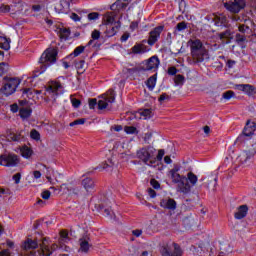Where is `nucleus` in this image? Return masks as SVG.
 Listing matches in <instances>:
<instances>
[{
	"label": "nucleus",
	"instance_id": "1",
	"mask_svg": "<svg viewBox=\"0 0 256 256\" xmlns=\"http://www.w3.org/2000/svg\"><path fill=\"white\" fill-rule=\"evenodd\" d=\"M57 55H59V50L57 48L46 49L39 58L38 63L40 65V70L35 71V73L38 74H34V77H39L44 71H47L48 67L55 65V63H57Z\"/></svg>",
	"mask_w": 256,
	"mask_h": 256
},
{
	"label": "nucleus",
	"instance_id": "2",
	"mask_svg": "<svg viewBox=\"0 0 256 256\" xmlns=\"http://www.w3.org/2000/svg\"><path fill=\"white\" fill-rule=\"evenodd\" d=\"M191 55L194 63H203L205 61V52H203V42L196 39L192 40L190 44Z\"/></svg>",
	"mask_w": 256,
	"mask_h": 256
},
{
	"label": "nucleus",
	"instance_id": "3",
	"mask_svg": "<svg viewBox=\"0 0 256 256\" xmlns=\"http://www.w3.org/2000/svg\"><path fill=\"white\" fill-rule=\"evenodd\" d=\"M3 79L5 82L0 91L1 93H3V95H5V97H9L13 95L15 91H17V88L19 87L21 82L17 78H9L7 76H5Z\"/></svg>",
	"mask_w": 256,
	"mask_h": 256
},
{
	"label": "nucleus",
	"instance_id": "4",
	"mask_svg": "<svg viewBox=\"0 0 256 256\" xmlns=\"http://www.w3.org/2000/svg\"><path fill=\"white\" fill-rule=\"evenodd\" d=\"M159 65H161V60H159V56L154 55L142 61L140 64V69H142V72L150 71L151 73H157Z\"/></svg>",
	"mask_w": 256,
	"mask_h": 256
},
{
	"label": "nucleus",
	"instance_id": "5",
	"mask_svg": "<svg viewBox=\"0 0 256 256\" xmlns=\"http://www.w3.org/2000/svg\"><path fill=\"white\" fill-rule=\"evenodd\" d=\"M21 163L17 154H3L0 156L2 167H17Z\"/></svg>",
	"mask_w": 256,
	"mask_h": 256
},
{
	"label": "nucleus",
	"instance_id": "6",
	"mask_svg": "<svg viewBox=\"0 0 256 256\" xmlns=\"http://www.w3.org/2000/svg\"><path fill=\"white\" fill-rule=\"evenodd\" d=\"M171 179L172 183L180 187L182 193H189L191 191V186L187 183V176L176 173L174 176H171Z\"/></svg>",
	"mask_w": 256,
	"mask_h": 256
},
{
	"label": "nucleus",
	"instance_id": "7",
	"mask_svg": "<svg viewBox=\"0 0 256 256\" xmlns=\"http://www.w3.org/2000/svg\"><path fill=\"white\" fill-rule=\"evenodd\" d=\"M245 0H234L233 2L224 3L225 9L230 11V13H239L241 9H245Z\"/></svg>",
	"mask_w": 256,
	"mask_h": 256
},
{
	"label": "nucleus",
	"instance_id": "8",
	"mask_svg": "<svg viewBox=\"0 0 256 256\" xmlns=\"http://www.w3.org/2000/svg\"><path fill=\"white\" fill-rule=\"evenodd\" d=\"M153 153H155V148L147 146L137 151V157L141 159L143 163H149V159L153 157Z\"/></svg>",
	"mask_w": 256,
	"mask_h": 256
},
{
	"label": "nucleus",
	"instance_id": "9",
	"mask_svg": "<svg viewBox=\"0 0 256 256\" xmlns=\"http://www.w3.org/2000/svg\"><path fill=\"white\" fill-rule=\"evenodd\" d=\"M163 29H165V26H157L152 31H150L149 38L147 40V43L150 45V47H153V45L159 41L161 33H163Z\"/></svg>",
	"mask_w": 256,
	"mask_h": 256
},
{
	"label": "nucleus",
	"instance_id": "10",
	"mask_svg": "<svg viewBox=\"0 0 256 256\" xmlns=\"http://www.w3.org/2000/svg\"><path fill=\"white\" fill-rule=\"evenodd\" d=\"M172 246L174 247V251H171V247H169V245L162 248V256H183V250L179 244L174 242L172 243Z\"/></svg>",
	"mask_w": 256,
	"mask_h": 256
},
{
	"label": "nucleus",
	"instance_id": "11",
	"mask_svg": "<svg viewBox=\"0 0 256 256\" xmlns=\"http://www.w3.org/2000/svg\"><path fill=\"white\" fill-rule=\"evenodd\" d=\"M46 93L49 95H61L63 93V85L58 81H51L50 84L46 87Z\"/></svg>",
	"mask_w": 256,
	"mask_h": 256
},
{
	"label": "nucleus",
	"instance_id": "12",
	"mask_svg": "<svg viewBox=\"0 0 256 256\" xmlns=\"http://www.w3.org/2000/svg\"><path fill=\"white\" fill-rule=\"evenodd\" d=\"M160 207L167 209L168 211H175L177 209V201L173 198L162 199L160 201Z\"/></svg>",
	"mask_w": 256,
	"mask_h": 256
},
{
	"label": "nucleus",
	"instance_id": "13",
	"mask_svg": "<svg viewBox=\"0 0 256 256\" xmlns=\"http://www.w3.org/2000/svg\"><path fill=\"white\" fill-rule=\"evenodd\" d=\"M236 88L238 89V91H243V93H245V95H248L249 97H253V95H255L256 93L255 86L251 84H238Z\"/></svg>",
	"mask_w": 256,
	"mask_h": 256
},
{
	"label": "nucleus",
	"instance_id": "14",
	"mask_svg": "<svg viewBox=\"0 0 256 256\" xmlns=\"http://www.w3.org/2000/svg\"><path fill=\"white\" fill-rule=\"evenodd\" d=\"M89 241H91V239L89 238L88 234H84L79 239L81 253H89V249L91 248Z\"/></svg>",
	"mask_w": 256,
	"mask_h": 256
},
{
	"label": "nucleus",
	"instance_id": "15",
	"mask_svg": "<svg viewBox=\"0 0 256 256\" xmlns=\"http://www.w3.org/2000/svg\"><path fill=\"white\" fill-rule=\"evenodd\" d=\"M256 124L255 122L247 121L242 133L246 135V137H253L255 135Z\"/></svg>",
	"mask_w": 256,
	"mask_h": 256
},
{
	"label": "nucleus",
	"instance_id": "16",
	"mask_svg": "<svg viewBox=\"0 0 256 256\" xmlns=\"http://www.w3.org/2000/svg\"><path fill=\"white\" fill-rule=\"evenodd\" d=\"M114 166H115V163H113V160L111 158H108L107 161H105L102 164H100L99 166H97L95 168V170L98 169L99 171L111 172V171H113Z\"/></svg>",
	"mask_w": 256,
	"mask_h": 256
},
{
	"label": "nucleus",
	"instance_id": "17",
	"mask_svg": "<svg viewBox=\"0 0 256 256\" xmlns=\"http://www.w3.org/2000/svg\"><path fill=\"white\" fill-rule=\"evenodd\" d=\"M56 33L61 39V41H68L69 37H71V29L69 28H57Z\"/></svg>",
	"mask_w": 256,
	"mask_h": 256
},
{
	"label": "nucleus",
	"instance_id": "18",
	"mask_svg": "<svg viewBox=\"0 0 256 256\" xmlns=\"http://www.w3.org/2000/svg\"><path fill=\"white\" fill-rule=\"evenodd\" d=\"M127 0H117L110 6L111 11H123V9H127L129 2H124Z\"/></svg>",
	"mask_w": 256,
	"mask_h": 256
},
{
	"label": "nucleus",
	"instance_id": "19",
	"mask_svg": "<svg viewBox=\"0 0 256 256\" xmlns=\"http://www.w3.org/2000/svg\"><path fill=\"white\" fill-rule=\"evenodd\" d=\"M249 212V207L247 205H241L237 212L234 214L235 219H245L247 213Z\"/></svg>",
	"mask_w": 256,
	"mask_h": 256
},
{
	"label": "nucleus",
	"instance_id": "20",
	"mask_svg": "<svg viewBox=\"0 0 256 256\" xmlns=\"http://www.w3.org/2000/svg\"><path fill=\"white\" fill-rule=\"evenodd\" d=\"M82 186L84 187L87 193H91L93 189H95V181L93 179L87 177L82 180Z\"/></svg>",
	"mask_w": 256,
	"mask_h": 256
},
{
	"label": "nucleus",
	"instance_id": "21",
	"mask_svg": "<svg viewBox=\"0 0 256 256\" xmlns=\"http://www.w3.org/2000/svg\"><path fill=\"white\" fill-rule=\"evenodd\" d=\"M216 27H227V17L225 15L214 16L212 18Z\"/></svg>",
	"mask_w": 256,
	"mask_h": 256
},
{
	"label": "nucleus",
	"instance_id": "22",
	"mask_svg": "<svg viewBox=\"0 0 256 256\" xmlns=\"http://www.w3.org/2000/svg\"><path fill=\"white\" fill-rule=\"evenodd\" d=\"M37 247H39V242L30 238H28L23 244V249L25 251H31V249H37Z\"/></svg>",
	"mask_w": 256,
	"mask_h": 256
},
{
	"label": "nucleus",
	"instance_id": "23",
	"mask_svg": "<svg viewBox=\"0 0 256 256\" xmlns=\"http://www.w3.org/2000/svg\"><path fill=\"white\" fill-rule=\"evenodd\" d=\"M131 51L134 55H141L147 53V46H145V44L137 43L131 48Z\"/></svg>",
	"mask_w": 256,
	"mask_h": 256
},
{
	"label": "nucleus",
	"instance_id": "24",
	"mask_svg": "<svg viewBox=\"0 0 256 256\" xmlns=\"http://www.w3.org/2000/svg\"><path fill=\"white\" fill-rule=\"evenodd\" d=\"M256 150H248V151H243L241 155L239 156L240 161L242 163H247L249 159H252V157H255Z\"/></svg>",
	"mask_w": 256,
	"mask_h": 256
},
{
	"label": "nucleus",
	"instance_id": "25",
	"mask_svg": "<svg viewBox=\"0 0 256 256\" xmlns=\"http://www.w3.org/2000/svg\"><path fill=\"white\" fill-rule=\"evenodd\" d=\"M85 49H87V46H83V45L77 46L74 49V51L66 57V59H75V57H79L81 53L85 52Z\"/></svg>",
	"mask_w": 256,
	"mask_h": 256
},
{
	"label": "nucleus",
	"instance_id": "26",
	"mask_svg": "<svg viewBox=\"0 0 256 256\" xmlns=\"http://www.w3.org/2000/svg\"><path fill=\"white\" fill-rule=\"evenodd\" d=\"M145 83L149 91H153V89H155V85H157V73L150 76Z\"/></svg>",
	"mask_w": 256,
	"mask_h": 256
},
{
	"label": "nucleus",
	"instance_id": "27",
	"mask_svg": "<svg viewBox=\"0 0 256 256\" xmlns=\"http://www.w3.org/2000/svg\"><path fill=\"white\" fill-rule=\"evenodd\" d=\"M20 153L24 159H31L33 156V149H31L29 146H23L20 149Z\"/></svg>",
	"mask_w": 256,
	"mask_h": 256
},
{
	"label": "nucleus",
	"instance_id": "28",
	"mask_svg": "<svg viewBox=\"0 0 256 256\" xmlns=\"http://www.w3.org/2000/svg\"><path fill=\"white\" fill-rule=\"evenodd\" d=\"M0 49H3L4 51H9V49H11V40L7 37H1Z\"/></svg>",
	"mask_w": 256,
	"mask_h": 256
},
{
	"label": "nucleus",
	"instance_id": "29",
	"mask_svg": "<svg viewBox=\"0 0 256 256\" xmlns=\"http://www.w3.org/2000/svg\"><path fill=\"white\" fill-rule=\"evenodd\" d=\"M102 23L106 25V27L113 25V23H115V16L111 15V13H106Z\"/></svg>",
	"mask_w": 256,
	"mask_h": 256
},
{
	"label": "nucleus",
	"instance_id": "30",
	"mask_svg": "<svg viewBox=\"0 0 256 256\" xmlns=\"http://www.w3.org/2000/svg\"><path fill=\"white\" fill-rule=\"evenodd\" d=\"M53 254V251H51V248L49 246L43 244L41 245L40 250H38L39 256H51Z\"/></svg>",
	"mask_w": 256,
	"mask_h": 256
},
{
	"label": "nucleus",
	"instance_id": "31",
	"mask_svg": "<svg viewBox=\"0 0 256 256\" xmlns=\"http://www.w3.org/2000/svg\"><path fill=\"white\" fill-rule=\"evenodd\" d=\"M32 113H33V110L31 108H21L19 110V116L21 119H29Z\"/></svg>",
	"mask_w": 256,
	"mask_h": 256
},
{
	"label": "nucleus",
	"instance_id": "32",
	"mask_svg": "<svg viewBox=\"0 0 256 256\" xmlns=\"http://www.w3.org/2000/svg\"><path fill=\"white\" fill-rule=\"evenodd\" d=\"M186 181H189L191 186L195 187L197 185V181H199V178L197 177V175H195V173L188 172L187 177H186Z\"/></svg>",
	"mask_w": 256,
	"mask_h": 256
},
{
	"label": "nucleus",
	"instance_id": "33",
	"mask_svg": "<svg viewBox=\"0 0 256 256\" xmlns=\"http://www.w3.org/2000/svg\"><path fill=\"white\" fill-rule=\"evenodd\" d=\"M120 26H107L106 27V35L108 37H115V35H117V30L119 29Z\"/></svg>",
	"mask_w": 256,
	"mask_h": 256
},
{
	"label": "nucleus",
	"instance_id": "34",
	"mask_svg": "<svg viewBox=\"0 0 256 256\" xmlns=\"http://www.w3.org/2000/svg\"><path fill=\"white\" fill-rule=\"evenodd\" d=\"M7 73H9V64L5 62L0 63V77L7 75Z\"/></svg>",
	"mask_w": 256,
	"mask_h": 256
},
{
	"label": "nucleus",
	"instance_id": "35",
	"mask_svg": "<svg viewBox=\"0 0 256 256\" xmlns=\"http://www.w3.org/2000/svg\"><path fill=\"white\" fill-rule=\"evenodd\" d=\"M235 92L232 90H228L222 94V99H225V101H230V99H234Z\"/></svg>",
	"mask_w": 256,
	"mask_h": 256
},
{
	"label": "nucleus",
	"instance_id": "36",
	"mask_svg": "<svg viewBox=\"0 0 256 256\" xmlns=\"http://www.w3.org/2000/svg\"><path fill=\"white\" fill-rule=\"evenodd\" d=\"M60 239L61 243H69V232L66 230L60 231Z\"/></svg>",
	"mask_w": 256,
	"mask_h": 256
},
{
	"label": "nucleus",
	"instance_id": "37",
	"mask_svg": "<svg viewBox=\"0 0 256 256\" xmlns=\"http://www.w3.org/2000/svg\"><path fill=\"white\" fill-rule=\"evenodd\" d=\"M238 31L240 33H246L247 35H249V33H251V28L247 24H240L238 27Z\"/></svg>",
	"mask_w": 256,
	"mask_h": 256
},
{
	"label": "nucleus",
	"instance_id": "38",
	"mask_svg": "<svg viewBox=\"0 0 256 256\" xmlns=\"http://www.w3.org/2000/svg\"><path fill=\"white\" fill-rule=\"evenodd\" d=\"M152 113H153V110H152V109L146 108V109H143V110L140 112V115H141L142 117H145V119H151Z\"/></svg>",
	"mask_w": 256,
	"mask_h": 256
},
{
	"label": "nucleus",
	"instance_id": "39",
	"mask_svg": "<svg viewBox=\"0 0 256 256\" xmlns=\"http://www.w3.org/2000/svg\"><path fill=\"white\" fill-rule=\"evenodd\" d=\"M174 83H175V85H184L185 76H183L181 74L176 75V77L174 79Z\"/></svg>",
	"mask_w": 256,
	"mask_h": 256
},
{
	"label": "nucleus",
	"instance_id": "40",
	"mask_svg": "<svg viewBox=\"0 0 256 256\" xmlns=\"http://www.w3.org/2000/svg\"><path fill=\"white\" fill-rule=\"evenodd\" d=\"M249 137L245 135L243 132L236 138L235 144L240 145L241 143H245L247 141V138Z\"/></svg>",
	"mask_w": 256,
	"mask_h": 256
},
{
	"label": "nucleus",
	"instance_id": "41",
	"mask_svg": "<svg viewBox=\"0 0 256 256\" xmlns=\"http://www.w3.org/2000/svg\"><path fill=\"white\" fill-rule=\"evenodd\" d=\"M124 131L127 135H135L137 133V128L135 126H125Z\"/></svg>",
	"mask_w": 256,
	"mask_h": 256
},
{
	"label": "nucleus",
	"instance_id": "42",
	"mask_svg": "<svg viewBox=\"0 0 256 256\" xmlns=\"http://www.w3.org/2000/svg\"><path fill=\"white\" fill-rule=\"evenodd\" d=\"M99 212L104 213L106 217H111V208H105V206L99 205Z\"/></svg>",
	"mask_w": 256,
	"mask_h": 256
},
{
	"label": "nucleus",
	"instance_id": "43",
	"mask_svg": "<svg viewBox=\"0 0 256 256\" xmlns=\"http://www.w3.org/2000/svg\"><path fill=\"white\" fill-rule=\"evenodd\" d=\"M75 68L77 71H85V60L75 62Z\"/></svg>",
	"mask_w": 256,
	"mask_h": 256
},
{
	"label": "nucleus",
	"instance_id": "44",
	"mask_svg": "<svg viewBox=\"0 0 256 256\" xmlns=\"http://www.w3.org/2000/svg\"><path fill=\"white\" fill-rule=\"evenodd\" d=\"M30 137L31 139H34V141H39V139H41V134L39 131L34 129L30 132Z\"/></svg>",
	"mask_w": 256,
	"mask_h": 256
},
{
	"label": "nucleus",
	"instance_id": "45",
	"mask_svg": "<svg viewBox=\"0 0 256 256\" xmlns=\"http://www.w3.org/2000/svg\"><path fill=\"white\" fill-rule=\"evenodd\" d=\"M127 73H129L130 75H135V73H143V70L141 69V66L128 68Z\"/></svg>",
	"mask_w": 256,
	"mask_h": 256
},
{
	"label": "nucleus",
	"instance_id": "46",
	"mask_svg": "<svg viewBox=\"0 0 256 256\" xmlns=\"http://www.w3.org/2000/svg\"><path fill=\"white\" fill-rule=\"evenodd\" d=\"M175 29H176V31H179V32L185 31V29H187V22L182 21V22L178 23L176 25Z\"/></svg>",
	"mask_w": 256,
	"mask_h": 256
},
{
	"label": "nucleus",
	"instance_id": "47",
	"mask_svg": "<svg viewBox=\"0 0 256 256\" xmlns=\"http://www.w3.org/2000/svg\"><path fill=\"white\" fill-rule=\"evenodd\" d=\"M87 120L85 118L76 119L70 123V127H75V125H85Z\"/></svg>",
	"mask_w": 256,
	"mask_h": 256
},
{
	"label": "nucleus",
	"instance_id": "48",
	"mask_svg": "<svg viewBox=\"0 0 256 256\" xmlns=\"http://www.w3.org/2000/svg\"><path fill=\"white\" fill-rule=\"evenodd\" d=\"M178 171H181V166L176 164L174 165L173 169L169 171L170 177H175V174L179 173Z\"/></svg>",
	"mask_w": 256,
	"mask_h": 256
},
{
	"label": "nucleus",
	"instance_id": "49",
	"mask_svg": "<svg viewBox=\"0 0 256 256\" xmlns=\"http://www.w3.org/2000/svg\"><path fill=\"white\" fill-rule=\"evenodd\" d=\"M91 38L93 39V41H97L101 38V32L99 30H93L91 33Z\"/></svg>",
	"mask_w": 256,
	"mask_h": 256
},
{
	"label": "nucleus",
	"instance_id": "50",
	"mask_svg": "<svg viewBox=\"0 0 256 256\" xmlns=\"http://www.w3.org/2000/svg\"><path fill=\"white\" fill-rule=\"evenodd\" d=\"M87 17L90 21H97V19H99V12H91L87 15Z\"/></svg>",
	"mask_w": 256,
	"mask_h": 256
},
{
	"label": "nucleus",
	"instance_id": "51",
	"mask_svg": "<svg viewBox=\"0 0 256 256\" xmlns=\"http://www.w3.org/2000/svg\"><path fill=\"white\" fill-rule=\"evenodd\" d=\"M109 104L107 103V100H99L98 101V109L100 110V111H103V109H107V106H108Z\"/></svg>",
	"mask_w": 256,
	"mask_h": 256
},
{
	"label": "nucleus",
	"instance_id": "52",
	"mask_svg": "<svg viewBox=\"0 0 256 256\" xmlns=\"http://www.w3.org/2000/svg\"><path fill=\"white\" fill-rule=\"evenodd\" d=\"M220 39H229L231 37V30H226L219 34Z\"/></svg>",
	"mask_w": 256,
	"mask_h": 256
},
{
	"label": "nucleus",
	"instance_id": "53",
	"mask_svg": "<svg viewBox=\"0 0 256 256\" xmlns=\"http://www.w3.org/2000/svg\"><path fill=\"white\" fill-rule=\"evenodd\" d=\"M41 197H42V199H44L45 201H47L48 199L51 198V191H49V190H44V191H42Z\"/></svg>",
	"mask_w": 256,
	"mask_h": 256
},
{
	"label": "nucleus",
	"instance_id": "54",
	"mask_svg": "<svg viewBox=\"0 0 256 256\" xmlns=\"http://www.w3.org/2000/svg\"><path fill=\"white\" fill-rule=\"evenodd\" d=\"M71 103H72V107H74V109H79V107H81V100L79 99H72L71 100Z\"/></svg>",
	"mask_w": 256,
	"mask_h": 256
},
{
	"label": "nucleus",
	"instance_id": "55",
	"mask_svg": "<svg viewBox=\"0 0 256 256\" xmlns=\"http://www.w3.org/2000/svg\"><path fill=\"white\" fill-rule=\"evenodd\" d=\"M236 41L237 43H245V41H247V38L245 37V35L236 34Z\"/></svg>",
	"mask_w": 256,
	"mask_h": 256
},
{
	"label": "nucleus",
	"instance_id": "56",
	"mask_svg": "<svg viewBox=\"0 0 256 256\" xmlns=\"http://www.w3.org/2000/svg\"><path fill=\"white\" fill-rule=\"evenodd\" d=\"M97 105H98V102L95 98L89 99V109H95Z\"/></svg>",
	"mask_w": 256,
	"mask_h": 256
},
{
	"label": "nucleus",
	"instance_id": "57",
	"mask_svg": "<svg viewBox=\"0 0 256 256\" xmlns=\"http://www.w3.org/2000/svg\"><path fill=\"white\" fill-rule=\"evenodd\" d=\"M150 185H152L153 189H160L161 188V184L159 183V181L152 179L150 181Z\"/></svg>",
	"mask_w": 256,
	"mask_h": 256
},
{
	"label": "nucleus",
	"instance_id": "58",
	"mask_svg": "<svg viewBox=\"0 0 256 256\" xmlns=\"http://www.w3.org/2000/svg\"><path fill=\"white\" fill-rule=\"evenodd\" d=\"M170 97L167 95V93H162L160 97L158 98L159 103H163V101L169 100Z\"/></svg>",
	"mask_w": 256,
	"mask_h": 256
},
{
	"label": "nucleus",
	"instance_id": "59",
	"mask_svg": "<svg viewBox=\"0 0 256 256\" xmlns=\"http://www.w3.org/2000/svg\"><path fill=\"white\" fill-rule=\"evenodd\" d=\"M139 28V21H132L130 24V31H135Z\"/></svg>",
	"mask_w": 256,
	"mask_h": 256
},
{
	"label": "nucleus",
	"instance_id": "60",
	"mask_svg": "<svg viewBox=\"0 0 256 256\" xmlns=\"http://www.w3.org/2000/svg\"><path fill=\"white\" fill-rule=\"evenodd\" d=\"M107 103H115V92L111 91L110 96L106 99Z\"/></svg>",
	"mask_w": 256,
	"mask_h": 256
},
{
	"label": "nucleus",
	"instance_id": "61",
	"mask_svg": "<svg viewBox=\"0 0 256 256\" xmlns=\"http://www.w3.org/2000/svg\"><path fill=\"white\" fill-rule=\"evenodd\" d=\"M69 195H79V188H72L70 189L69 187H67Z\"/></svg>",
	"mask_w": 256,
	"mask_h": 256
},
{
	"label": "nucleus",
	"instance_id": "62",
	"mask_svg": "<svg viewBox=\"0 0 256 256\" xmlns=\"http://www.w3.org/2000/svg\"><path fill=\"white\" fill-rule=\"evenodd\" d=\"M70 19H72V21H74L75 23H79V21H81V17H79L77 13H72Z\"/></svg>",
	"mask_w": 256,
	"mask_h": 256
},
{
	"label": "nucleus",
	"instance_id": "63",
	"mask_svg": "<svg viewBox=\"0 0 256 256\" xmlns=\"http://www.w3.org/2000/svg\"><path fill=\"white\" fill-rule=\"evenodd\" d=\"M13 180L15 181L16 185H19V183H21V173H16L13 176Z\"/></svg>",
	"mask_w": 256,
	"mask_h": 256
},
{
	"label": "nucleus",
	"instance_id": "64",
	"mask_svg": "<svg viewBox=\"0 0 256 256\" xmlns=\"http://www.w3.org/2000/svg\"><path fill=\"white\" fill-rule=\"evenodd\" d=\"M177 68H175L174 66L168 68V75H177Z\"/></svg>",
	"mask_w": 256,
	"mask_h": 256
}]
</instances>
